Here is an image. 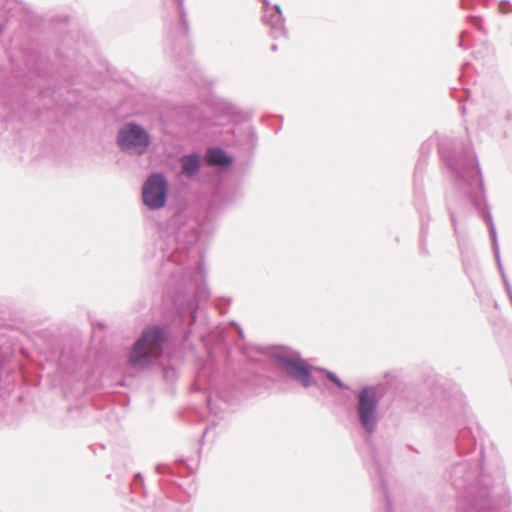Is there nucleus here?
Segmentation results:
<instances>
[{
	"instance_id": "nucleus-1",
	"label": "nucleus",
	"mask_w": 512,
	"mask_h": 512,
	"mask_svg": "<svg viewBox=\"0 0 512 512\" xmlns=\"http://www.w3.org/2000/svg\"><path fill=\"white\" fill-rule=\"evenodd\" d=\"M168 228L175 247L164 264V269L170 272L164 287V299L172 303L177 321L186 327L183 338L187 342L197 319L199 304L209 296L203 259L195 244L200 234H208L214 229V224L208 215L201 220L188 211H179L170 218Z\"/></svg>"
},
{
	"instance_id": "nucleus-2",
	"label": "nucleus",
	"mask_w": 512,
	"mask_h": 512,
	"mask_svg": "<svg viewBox=\"0 0 512 512\" xmlns=\"http://www.w3.org/2000/svg\"><path fill=\"white\" fill-rule=\"evenodd\" d=\"M438 151L454 182L456 195L453 199L447 198V207L455 235H458L456 214L466 215L469 204L488 226L493 253L502 276L505 271L500 259L497 232L487 206L480 165L471 143L444 136L439 140Z\"/></svg>"
},
{
	"instance_id": "nucleus-3",
	"label": "nucleus",
	"mask_w": 512,
	"mask_h": 512,
	"mask_svg": "<svg viewBox=\"0 0 512 512\" xmlns=\"http://www.w3.org/2000/svg\"><path fill=\"white\" fill-rule=\"evenodd\" d=\"M167 340L168 331L165 326L152 325L145 328L130 350V366L140 369L151 366L162 355Z\"/></svg>"
},
{
	"instance_id": "nucleus-4",
	"label": "nucleus",
	"mask_w": 512,
	"mask_h": 512,
	"mask_svg": "<svg viewBox=\"0 0 512 512\" xmlns=\"http://www.w3.org/2000/svg\"><path fill=\"white\" fill-rule=\"evenodd\" d=\"M384 385H365L356 393V415L367 437L377 429L379 404L384 395Z\"/></svg>"
},
{
	"instance_id": "nucleus-5",
	"label": "nucleus",
	"mask_w": 512,
	"mask_h": 512,
	"mask_svg": "<svg viewBox=\"0 0 512 512\" xmlns=\"http://www.w3.org/2000/svg\"><path fill=\"white\" fill-rule=\"evenodd\" d=\"M115 142L119 150L130 157H142L152 145V135L136 121L124 122L117 130Z\"/></svg>"
},
{
	"instance_id": "nucleus-6",
	"label": "nucleus",
	"mask_w": 512,
	"mask_h": 512,
	"mask_svg": "<svg viewBox=\"0 0 512 512\" xmlns=\"http://www.w3.org/2000/svg\"><path fill=\"white\" fill-rule=\"evenodd\" d=\"M277 367L282 370L290 379L301 384L304 388L316 385L317 382L312 375V368L308 362L298 354L288 355L282 352L273 354Z\"/></svg>"
},
{
	"instance_id": "nucleus-7",
	"label": "nucleus",
	"mask_w": 512,
	"mask_h": 512,
	"mask_svg": "<svg viewBox=\"0 0 512 512\" xmlns=\"http://www.w3.org/2000/svg\"><path fill=\"white\" fill-rule=\"evenodd\" d=\"M169 184L163 173L153 172L144 181L141 198L143 204L152 211L163 208L168 199Z\"/></svg>"
},
{
	"instance_id": "nucleus-8",
	"label": "nucleus",
	"mask_w": 512,
	"mask_h": 512,
	"mask_svg": "<svg viewBox=\"0 0 512 512\" xmlns=\"http://www.w3.org/2000/svg\"><path fill=\"white\" fill-rule=\"evenodd\" d=\"M262 21L269 27V33L273 39L287 38L288 31L285 27V19L279 5H273L270 11L266 10L262 15Z\"/></svg>"
},
{
	"instance_id": "nucleus-9",
	"label": "nucleus",
	"mask_w": 512,
	"mask_h": 512,
	"mask_svg": "<svg viewBox=\"0 0 512 512\" xmlns=\"http://www.w3.org/2000/svg\"><path fill=\"white\" fill-rule=\"evenodd\" d=\"M472 463H479V461L477 459H467L458 462L454 466L451 477L456 488H462L474 479L476 473L472 469Z\"/></svg>"
},
{
	"instance_id": "nucleus-10",
	"label": "nucleus",
	"mask_w": 512,
	"mask_h": 512,
	"mask_svg": "<svg viewBox=\"0 0 512 512\" xmlns=\"http://www.w3.org/2000/svg\"><path fill=\"white\" fill-rule=\"evenodd\" d=\"M372 459L375 467V471L378 475L380 486L386 501L387 506V512H391L392 509V501L387 489L386 479H385V473L388 465V459L384 457L383 459L380 457V455L376 451H372Z\"/></svg>"
},
{
	"instance_id": "nucleus-11",
	"label": "nucleus",
	"mask_w": 512,
	"mask_h": 512,
	"mask_svg": "<svg viewBox=\"0 0 512 512\" xmlns=\"http://www.w3.org/2000/svg\"><path fill=\"white\" fill-rule=\"evenodd\" d=\"M204 160L206 164L219 168H228L233 163V157L230 156L223 148L213 146L207 148Z\"/></svg>"
},
{
	"instance_id": "nucleus-12",
	"label": "nucleus",
	"mask_w": 512,
	"mask_h": 512,
	"mask_svg": "<svg viewBox=\"0 0 512 512\" xmlns=\"http://www.w3.org/2000/svg\"><path fill=\"white\" fill-rule=\"evenodd\" d=\"M181 173L187 177L196 176L202 166L201 156L198 153L185 154L180 159Z\"/></svg>"
},
{
	"instance_id": "nucleus-13",
	"label": "nucleus",
	"mask_w": 512,
	"mask_h": 512,
	"mask_svg": "<svg viewBox=\"0 0 512 512\" xmlns=\"http://www.w3.org/2000/svg\"><path fill=\"white\" fill-rule=\"evenodd\" d=\"M178 5V11L180 16V28L177 36V40L174 42L173 39H169L171 44V50L174 52L176 50V45L181 42L182 44H187V35L189 31V24L187 21V15L184 8V0H176Z\"/></svg>"
},
{
	"instance_id": "nucleus-14",
	"label": "nucleus",
	"mask_w": 512,
	"mask_h": 512,
	"mask_svg": "<svg viewBox=\"0 0 512 512\" xmlns=\"http://www.w3.org/2000/svg\"><path fill=\"white\" fill-rule=\"evenodd\" d=\"M457 449L460 454L473 452L476 448L475 437L471 433L470 428H463L459 431L457 437Z\"/></svg>"
},
{
	"instance_id": "nucleus-15",
	"label": "nucleus",
	"mask_w": 512,
	"mask_h": 512,
	"mask_svg": "<svg viewBox=\"0 0 512 512\" xmlns=\"http://www.w3.org/2000/svg\"><path fill=\"white\" fill-rule=\"evenodd\" d=\"M422 170V160L420 159L419 162L416 165L415 168V174H414V196H415V203L417 206H419L422 202L423 198V191L422 186L418 183V173Z\"/></svg>"
},
{
	"instance_id": "nucleus-16",
	"label": "nucleus",
	"mask_w": 512,
	"mask_h": 512,
	"mask_svg": "<svg viewBox=\"0 0 512 512\" xmlns=\"http://www.w3.org/2000/svg\"><path fill=\"white\" fill-rule=\"evenodd\" d=\"M320 371L324 372L327 379L335 384L340 389H348L349 387L342 382V380L334 373L326 369H320Z\"/></svg>"
},
{
	"instance_id": "nucleus-17",
	"label": "nucleus",
	"mask_w": 512,
	"mask_h": 512,
	"mask_svg": "<svg viewBox=\"0 0 512 512\" xmlns=\"http://www.w3.org/2000/svg\"><path fill=\"white\" fill-rule=\"evenodd\" d=\"M213 342L218 345L222 343L226 337L225 329L218 326L215 328V330L212 332Z\"/></svg>"
},
{
	"instance_id": "nucleus-18",
	"label": "nucleus",
	"mask_w": 512,
	"mask_h": 512,
	"mask_svg": "<svg viewBox=\"0 0 512 512\" xmlns=\"http://www.w3.org/2000/svg\"><path fill=\"white\" fill-rule=\"evenodd\" d=\"M231 303V299L227 297H219L215 299V306L220 310L221 314L225 313V310L222 309V305L229 306Z\"/></svg>"
},
{
	"instance_id": "nucleus-19",
	"label": "nucleus",
	"mask_w": 512,
	"mask_h": 512,
	"mask_svg": "<svg viewBox=\"0 0 512 512\" xmlns=\"http://www.w3.org/2000/svg\"><path fill=\"white\" fill-rule=\"evenodd\" d=\"M191 53H192V50H191L190 46L187 45V47L182 52L179 53V58L180 59L183 58L185 63L188 64V58L191 55Z\"/></svg>"
},
{
	"instance_id": "nucleus-20",
	"label": "nucleus",
	"mask_w": 512,
	"mask_h": 512,
	"mask_svg": "<svg viewBox=\"0 0 512 512\" xmlns=\"http://www.w3.org/2000/svg\"><path fill=\"white\" fill-rule=\"evenodd\" d=\"M231 325L236 329L239 338L243 339L244 338V333H243L242 328L239 326V324L234 322V321H232Z\"/></svg>"
},
{
	"instance_id": "nucleus-21",
	"label": "nucleus",
	"mask_w": 512,
	"mask_h": 512,
	"mask_svg": "<svg viewBox=\"0 0 512 512\" xmlns=\"http://www.w3.org/2000/svg\"><path fill=\"white\" fill-rule=\"evenodd\" d=\"M168 470H169V467L167 465H165V464H158L156 466V472L158 474L166 473Z\"/></svg>"
},
{
	"instance_id": "nucleus-22",
	"label": "nucleus",
	"mask_w": 512,
	"mask_h": 512,
	"mask_svg": "<svg viewBox=\"0 0 512 512\" xmlns=\"http://www.w3.org/2000/svg\"><path fill=\"white\" fill-rule=\"evenodd\" d=\"M262 2V11L263 13L267 10L270 11V8H272L273 5L270 4L269 0H261Z\"/></svg>"
},
{
	"instance_id": "nucleus-23",
	"label": "nucleus",
	"mask_w": 512,
	"mask_h": 512,
	"mask_svg": "<svg viewBox=\"0 0 512 512\" xmlns=\"http://www.w3.org/2000/svg\"><path fill=\"white\" fill-rule=\"evenodd\" d=\"M136 484H139V485L143 484V477H142L141 473H137L134 477V485H136Z\"/></svg>"
},
{
	"instance_id": "nucleus-24",
	"label": "nucleus",
	"mask_w": 512,
	"mask_h": 512,
	"mask_svg": "<svg viewBox=\"0 0 512 512\" xmlns=\"http://www.w3.org/2000/svg\"><path fill=\"white\" fill-rule=\"evenodd\" d=\"M503 284L505 286V289H506V292H507L508 296L512 297V287H511L509 281L508 282H504Z\"/></svg>"
},
{
	"instance_id": "nucleus-25",
	"label": "nucleus",
	"mask_w": 512,
	"mask_h": 512,
	"mask_svg": "<svg viewBox=\"0 0 512 512\" xmlns=\"http://www.w3.org/2000/svg\"><path fill=\"white\" fill-rule=\"evenodd\" d=\"M463 94L464 95L458 99L459 102H463V101L467 100L470 96V93L467 89H464Z\"/></svg>"
},
{
	"instance_id": "nucleus-26",
	"label": "nucleus",
	"mask_w": 512,
	"mask_h": 512,
	"mask_svg": "<svg viewBox=\"0 0 512 512\" xmlns=\"http://www.w3.org/2000/svg\"><path fill=\"white\" fill-rule=\"evenodd\" d=\"M207 406H208L209 410H210L212 413H214L215 415H217V414H218V412H217V411H215V410H214V408H213V406H212V401H211V397H210V396L207 398Z\"/></svg>"
},
{
	"instance_id": "nucleus-27",
	"label": "nucleus",
	"mask_w": 512,
	"mask_h": 512,
	"mask_svg": "<svg viewBox=\"0 0 512 512\" xmlns=\"http://www.w3.org/2000/svg\"><path fill=\"white\" fill-rule=\"evenodd\" d=\"M472 0H461L462 8L469 9L471 7Z\"/></svg>"
},
{
	"instance_id": "nucleus-28",
	"label": "nucleus",
	"mask_w": 512,
	"mask_h": 512,
	"mask_svg": "<svg viewBox=\"0 0 512 512\" xmlns=\"http://www.w3.org/2000/svg\"><path fill=\"white\" fill-rule=\"evenodd\" d=\"M470 21H471V23H473L474 25H477V26H478V23H479L480 19H479V17H477V16H471V17H470Z\"/></svg>"
},
{
	"instance_id": "nucleus-29",
	"label": "nucleus",
	"mask_w": 512,
	"mask_h": 512,
	"mask_svg": "<svg viewBox=\"0 0 512 512\" xmlns=\"http://www.w3.org/2000/svg\"><path fill=\"white\" fill-rule=\"evenodd\" d=\"M505 4H507L510 7V11H512V5L509 2H505ZM501 9H502V13H508L509 12V10H505L503 8H501Z\"/></svg>"
},
{
	"instance_id": "nucleus-30",
	"label": "nucleus",
	"mask_w": 512,
	"mask_h": 512,
	"mask_svg": "<svg viewBox=\"0 0 512 512\" xmlns=\"http://www.w3.org/2000/svg\"><path fill=\"white\" fill-rule=\"evenodd\" d=\"M277 49H278V46L276 44H272L271 45V50L272 51H277Z\"/></svg>"
},
{
	"instance_id": "nucleus-31",
	"label": "nucleus",
	"mask_w": 512,
	"mask_h": 512,
	"mask_svg": "<svg viewBox=\"0 0 512 512\" xmlns=\"http://www.w3.org/2000/svg\"><path fill=\"white\" fill-rule=\"evenodd\" d=\"M501 278H502V280H503V283H504V282H508V278H507L506 274H503V275L501 276Z\"/></svg>"
},
{
	"instance_id": "nucleus-32",
	"label": "nucleus",
	"mask_w": 512,
	"mask_h": 512,
	"mask_svg": "<svg viewBox=\"0 0 512 512\" xmlns=\"http://www.w3.org/2000/svg\"><path fill=\"white\" fill-rule=\"evenodd\" d=\"M460 110H461L462 114H464V113L466 112V108H465V106H463V105H462V106L460 107Z\"/></svg>"
},
{
	"instance_id": "nucleus-33",
	"label": "nucleus",
	"mask_w": 512,
	"mask_h": 512,
	"mask_svg": "<svg viewBox=\"0 0 512 512\" xmlns=\"http://www.w3.org/2000/svg\"><path fill=\"white\" fill-rule=\"evenodd\" d=\"M421 231H422V234L426 233V232H425V227H424V225H422V227H421Z\"/></svg>"
},
{
	"instance_id": "nucleus-34",
	"label": "nucleus",
	"mask_w": 512,
	"mask_h": 512,
	"mask_svg": "<svg viewBox=\"0 0 512 512\" xmlns=\"http://www.w3.org/2000/svg\"><path fill=\"white\" fill-rule=\"evenodd\" d=\"M208 432V428H206L203 432V435H205Z\"/></svg>"
},
{
	"instance_id": "nucleus-35",
	"label": "nucleus",
	"mask_w": 512,
	"mask_h": 512,
	"mask_svg": "<svg viewBox=\"0 0 512 512\" xmlns=\"http://www.w3.org/2000/svg\"><path fill=\"white\" fill-rule=\"evenodd\" d=\"M425 149V144L421 146V150L423 151Z\"/></svg>"
},
{
	"instance_id": "nucleus-36",
	"label": "nucleus",
	"mask_w": 512,
	"mask_h": 512,
	"mask_svg": "<svg viewBox=\"0 0 512 512\" xmlns=\"http://www.w3.org/2000/svg\"><path fill=\"white\" fill-rule=\"evenodd\" d=\"M458 405H459V408H461V409H462V402H459V404H458Z\"/></svg>"
}]
</instances>
